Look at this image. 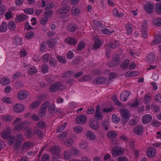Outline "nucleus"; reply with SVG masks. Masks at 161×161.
I'll return each mask as SVG.
<instances>
[{
    "label": "nucleus",
    "mask_w": 161,
    "mask_h": 161,
    "mask_svg": "<svg viewBox=\"0 0 161 161\" xmlns=\"http://www.w3.org/2000/svg\"><path fill=\"white\" fill-rule=\"evenodd\" d=\"M120 62V59L118 56L114 57L113 60L109 63L108 64L111 67H113L119 65Z\"/></svg>",
    "instance_id": "8"
},
{
    "label": "nucleus",
    "mask_w": 161,
    "mask_h": 161,
    "mask_svg": "<svg viewBox=\"0 0 161 161\" xmlns=\"http://www.w3.org/2000/svg\"><path fill=\"white\" fill-rule=\"evenodd\" d=\"M113 13L114 16L119 17H121L124 15L123 12L119 13L118 10L116 8H114L113 9Z\"/></svg>",
    "instance_id": "33"
},
{
    "label": "nucleus",
    "mask_w": 161,
    "mask_h": 161,
    "mask_svg": "<svg viewBox=\"0 0 161 161\" xmlns=\"http://www.w3.org/2000/svg\"><path fill=\"white\" fill-rule=\"evenodd\" d=\"M50 112L55 113L58 112V109L55 107V106L53 104H51L48 109Z\"/></svg>",
    "instance_id": "46"
},
{
    "label": "nucleus",
    "mask_w": 161,
    "mask_h": 161,
    "mask_svg": "<svg viewBox=\"0 0 161 161\" xmlns=\"http://www.w3.org/2000/svg\"><path fill=\"white\" fill-rule=\"evenodd\" d=\"M117 133L115 132L110 130L107 133V135L109 138L114 139L117 136Z\"/></svg>",
    "instance_id": "29"
},
{
    "label": "nucleus",
    "mask_w": 161,
    "mask_h": 161,
    "mask_svg": "<svg viewBox=\"0 0 161 161\" xmlns=\"http://www.w3.org/2000/svg\"><path fill=\"white\" fill-rule=\"evenodd\" d=\"M70 151L68 150L65 151L64 154V157L65 159H69L71 158V155Z\"/></svg>",
    "instance_id": "39"
},
{
    "label": "nucleus",
    "mask_w": 161,
    "mask_h": 161,
    "mask_svg": "<svg viewBox=\"0 0 161 161\" xmlns=\"http://www.w3.org/2000/svg\"><path fill=\"white\" fill-rule=\"evenodd\" d=\"M64 41L66 43L71 45H75L77 42L76 39L72 37L65 38Z\"/></svg>",
    "instance_id": "9"
},
{
    "label": "nucleus",
    "mask_w": 161,
    "mask_h": 161,
    "mask_svg": "<svg viewBox=\"0 0 161 161\" xmlns=\"http://www.w3.org/2000/svg\"><path fill=\"white\" fill-rule=\"evenodd\" d=\"M1 84L3 85H6L10 83V80L7 77H3L0 80Z\"/></svg>",
    "instance_id": "30"
},
{
    "label": "nucleus",
    "mask_w": 161,
    "mask_h": 161,
    "mask_svg": "<svg viewBox=\"0 0 161 161\" xmlns=\"http://www.w3.org/2000/svg\"><path fill=\"white\" fill-rule=\"evenodd\" d=\"M109 123L108 121H104L103 122L102 124V128L105 129V130H108L109 128Z\"/></svg>",
    "instance_id": "45"
},
{
    "label": "nucleus",
    "mask_w": 161,
    "mask_h": 161,
    "mask_svg": "<svg viewBox=\"0 0 161 161\" xmlns=\"http://www.w3.org/2000/svg\"><path fill=\"white\" fill-rule=\"evenodd\" d=\"M145 10L149 13L151 14L153 12V5L150 3H147L144 7Z\"/></svg>",
    "instance_id": "21"
},
{
    "label": "nucleus",
    "mask_w": 161,
    "mask_h": 161,
    "mask_svg": "<svg viewBox=\"0 0 161 161\" xmlns=\"http://www.w3.org/2000/svg\"><path fill=\"white\" fill-rule=\"evenodd\" d=\"M25 124V122L24 121L21 122L15 125L14 130L16 131H19L23 128Z\"/></svg>",
    "instance_id": "23"
},
{
    "label": "nucleus",
    "mask_w": 161,
    "mask_h": 161,
    "mask_svg": "<svg viewBox=\"0 0 161 161\" xmlns=\"http://www.w3.org/2000/svg\"><path fill=\"white\" fill-rule=\"evenodd\" d=\"M66 125H67L65 123L62 125H61L60 126L57 127L56 129V132L58 133L62 131Z\"/></svg>",
    "instance_id": "42"
},
{
    "label": "nucleus",
    "mask_w": 161,
    "mask_h": 161,
    "mask_svg": "<svg viewBox=\"0 0 161 161\" xmlns=\"http://www.w3.org/2000/svg\"><path fill=\"white\" fill-rule=\"evenodd\" d=\"M112 120L113 122L114 123H118L120 121V119L115 114H113L112 116Z\"/></svg>",
    "instance_id": "59"
},
{
    "label": "nucleus",
    "mask_w": 161,
    "mask_h": 161,
    "mask_svg": "<svg viewBox=\"0 0 161 161\" xmlns=\"http://www.w3.org/2000/svg\"><path fill=\"white\" fill-rule=\"evenodd\" d=\"M24 12L28 14H32L34 13V9L31 8H27L24 9Z\"/></svg>",
    "instance_id": "52"
},
{
    "label": "nucleus",
    "mask_w": 161,
    "mask_h": 161,
    "mask_svg": "<svg viewBox=\"0 0 161 161\" xmlns=\"http://www.w3.org/2000/svg\"><path fill=\"white\" fill-rule=\"evenodd\" d=\"M41 103V102L39 101H35L30 105V108L32 109L37 108L39 106Z\"/></svg>",
    "instance_id": "41"
},
{
    "label": "nucleus",
    "mask_w": 161,
    "mask_h": 161,
    "mask_svg": "<svg viewBox=\"0 0 161 161\" xmlns=\"http://www.w3.org/2000/svg\"><path fill=\"white\" fill-rule=\"evenodd\" d=\"M56 57L58 60V61L60 63L62 64H65L66 63L64 57L61 56H59L57 55Z\"/></svg>",
    "instance_id": "32"
},
{
    "label": "nucleus",
    "mask_w": 161,
    "mask_h": 161,
    "mask_svg": "<svg viewBox=\"0 0 161 161\" xmlns=\"http://www.w3.org/2000/svg\"><path fill=\"white\" fill-rule=\"evenodd\" d=\"M8 140V144L10 145H12L15 141V137L14 136L10 135L7 138Z\"/></svg>",
    "instance_id": "57"
},
{
    "label": "nucleus",
    "mask_w": 161,
    "mask_h": 161,
    "mask_svg": "<svg viewBox=\"0 0 161 161\" xmlns=\"http://www.w3.org/2000/svg\"><path fill=\"white\" fill-rule=\"evenodd\" d=\"M67 30L70 32H74L78 29L77 25L74 23H71L69 24L67 27Z\"/></svg>",
    "instance_id": "11"
},
{
    "label": "nucleus",
    "mask_w": 161,
    "mask_h": 161,
    "mask_svg": "<svg viewBox=\"0 0 161 161\" xmlns=\"http://www.w3.org/2000/svg\"><path fill=\"white\" fill-rule=\"evenodd\" d=\"M151 99V97L148 94H146L144 97L143 101L144 103H148L150 101Z\"/></svg>",
    "instance_id": "61"
},
{
    "label": "nucleus",
    "mask_w": 161,
    "mask_h": 161,
    "mask_svg": "<svg viewBox=\"0 0 161 161\" xmlns=\"http://www.w3.org/2000/svg\"><path fill=\"white\" fill-rule=\"evenodd\" d=\"M131 94V92L128 91H124L120 94V99L122 101L125 102L128 99V97Z\"/></svg>",
    "instance_id": "7"
},
{
    "label": "nucleus",
    "mask_w": 161,
    "mask_h": 161,
    "mask_svg": "<svg viewBox=\"0 0 161 161\" xmlns=\"http://www.w3.org/2000/svg\"><path fill=\"white\" fill-rule=\"evenodd\" d=\"M143 130L144 128L142 125L136 126L134 129L135 133L139 135H140L142 134Z\"/></svg>",
    "instance_id": "26"
},
{
    "label": "nucleus",
    "mask_w": 161,
    "mask_h": 161,
    "mask_svg": "<svg viewBox=\"0 0 161 161\" xmlns=\"http://www.w3.org/2000/svg\"><path fill=\"white\" fill-rule=\"evenodd\" d=\"M2 137L4 139H7L10 135V133L7 131H4L1 133Z\"/></svg>",
    "instance_id": "54"
},
{
    "label": "nucleus",
    "mask_w": 161,
    "mask_h": 161,
    "mask_svg": "<svg viewBox=\"0 0 161 161\" xmlns=\"http://www.w3.org/2000/svg\"><path fill=\"white\" fill-rule=\"evenodd\" d=\"M74 142L73 140L71 139H67L65 141V144L68 147L72 146L73 145Z\"/></svg>",
    "instance_id": "50"
},
{
    "label": "nucleus",
    "mask_w": 161,
    "mask_h": 161,
    "mask_svg": "<svg viewBox=\"0 0 161 161\" xmlns=\"http://www.w3.org/2000/svg\"><path fill=\"white\" fill-rule=\"evenodd\" d=\"M152 117L149 114H145L142 118V121L143 123L147 124L149 123L152 119Z\"/></svg>",
    "instance_id": "24"
},
{
    "label": "nucleus",
    "mask_w": 161,
    "mask_h": 161,
    "mask_svg": "<svg viewBox=\"0 0 161 161\" xmlns=\"http://www.w3.org/2000/svg\"><path fill=\"white\" fill-rule=\"evenodd\" d=\"M121 116L124 119V123L127 122L130 117V114L128 110L126 109H121L120 111Z\"/></svg>",
    "instance_id": "5"
},
{
    "label": "nucleus",
    "mask_w": 161,
    "mask_h": 161,
    "mask_svg": "<svg viewBox=\"0 0 161 161\" xmlns=\"http://www.w3.org/2000/svg\"><path fill=\"white\" fill-rule=\"evenodd\" d=\"M86 117L85 115H81L77 117L76 121L78 124H82L86 121Z\"/></svg>",
    "instance_id": "15"
},
{
    "label": "nucleus",
    "mask_w": 161,
    "mask_h": 161,
    "mask_svg": "<svg viewBox=\"0 0 161 161\" xmlns=\"http://www.w3.org/2000/svg\"><path fill=\"white\" fill-rule=\"evenodd\" d=\"M154 55L153 53L150 54L147 57V59L149 62H152L154 60Z\"/></svg>",
    "instance_id": "55"
},
{
    "label": "nucleus",
    "mask_w": 161,
    "mask_h": 161,
    "mask_svg": "<svg viewBox=\"0 0 161 161\" xmlns=\"http://www.w3.org/2000/svg\"><path fill=\"white\" fill-rule=\"evenodd\" d=\"M22 41V39L20 37L18 36L15 37L14 42L16 45H21Z\"/></svg>",
    "instance_id": "51"
},
{
    "label": "nucleus",
    "mask_w": 161,
    "mask_h": 161,
    "mask_svg": "<svg viewBox=\"0 0 161 161\" xmlns=\"http://www.w3.org/2000/svg\"><path fill=\"white\" fill-rule=\"evenodd\" d=\"M85 44L83 41L80 42L77 45V50L81 51L85 47Z\"/></svg>",
    "instance_id": "48"
},
{
    "label": "nucleus",
    "mask_w": 161,
    "mask_h": 161,
    "mask_svg": "<svg viewBox=\"0 0 161 161\" xmlns=\"http://www.w3.org/2000/svg\"><path fill=\"white\" fill-rule=\"evenodd\" d=\"M125 27L127 30V34L129 35L130 34L132 31V25L129 23H128L126 25Z\"/></svg>",
    "instance_id": "40"
},
{
    "label": "nucleus",
    "mask_w": 161,
    "mask_h": 161,
    "mask_svg": "<svg viewBox=\"0 0 161 161\" xmlns=\"http://www.w3.org/2000/svg\"><path fill=\"white\" fill-rule=\"evenodd\" d=\"M48 70V66L46 64H43L41 66V71L43 73L46 74Z\"/></svg>",
    "instance_id": "43"
},
{
    "label": "nucleus",
    "mask_w": 161,
    "mask_h": 161,
    "mask_svg": "<svg viewBox=\"0 0 161 161\" xmlns=\"http://www.w3.org/2000/svg\"><path fill=\"white\" fill-rule=\"evenodd\" d=\"M33 143L30 142H24L23 145V148L24 149H27L33 145Z\"/></svg>",
    "instance_id": "37"
},
{
    "label": "nucleus",
    "mask_w": 161,
    "mask_h": 161,
    "mask_svg": "<svg viewBox=\"0 0 161 161\" xmlns=\"http://www.w3.org/2000/svg\"><path fill=\"white\" fill-rule=\"evenodd\" d=\"M105 81V79L103 77L96 78L94 81V83L96 85H100L103 84Z\"/></svg>",
    "instance_id": "18"
},
{
    "label": "nucleus",
    "mask_w": 161,
    "mask_h": 161,
    "mask_svg": "<svg viewBox=\"0 0 161 161\" xmlns=\"http://www.w3.org/2000/svg\"><path fill=\"white\" fill-rule=\"evenodd\" d=\"M112 154L114 157H116L124 153V149L119 146H116L112 149Z\"/></svg>",
    "instance_id": "4"
},
{
    "label": "nucleus",
    "mask_w": 161,
    "mask_h": 161,
    "mask_svg": "<svg viewBox=\"0 0 161 161\" xmlns=\"http://www.w3.org/2000/svg\"><path fill=\"white\" fill-rule=\"evenodd\" d=\"M161 42V35L156 36L151 42L152 44H155Z\"/></svg>",
    "instance_id": "38"
},
{
    "label": "nucleus",
    "mask_w": 161,
    "mask_h": 161,
    "mask_svg": "<svg viewBox=\"0 0 161 161\" xmlns=\"http://www.w3.org/2000/svg\"><path fill=\"white\" fill-rule=\"evenodd\" d=\"M28 18V16L25 14H23L18 15L15 18V20L16 22L19 23L24 20H25Z\"/></svg>",
    "instance_id": "13"
},
{
    "label": "nucleus",
    "mask_w": 161,
    "mask_h": 161,
    "mask_svg": "<svg viewBox=\"0 0 161 161\" xmlns=\"http://www.w3.org/2000/svg\"><path fill=\"white\" fill-rule=\"evenodd\" d=\"M34 133L35 134L37 135L39 138H42L43 136V133L41 130L37 128H36V129L34 130Z\"/></svg>",
    "instance_id": "36"
},
{
    "label": "nucleus",
    "mask_w": 161,
    "mask_h": 161,
    "mask_svg": "<svg viewBox=\"0 0 161 161\" xmlns=\"http://www.w3.org/2000/svg\"><path fill=\"white\" fill-rule=\"evenodd\" d=\"M49 104L48 101H47L43 103L40 108V110L38 114L41 117H43L46 113L47 107Z\"/></svg>",
    "instance_id": "3"
},
{
    "label": "nucleus",
    "mask_w": 161,
    "mask_h": 161,
    "mask_svg": "<svg viewBox=\"0 0 161 161\" xmlns=\"http://www.w3.org/2000/svg\"><path fill=\"white\" fill-rule=\"evenodd\" d=\"M7 30V25L6 23L3 22L0 26V32H4Z\"/></svg>",
    "instance_id": "35"
},
{
    "label": "nucleus",
    "mask_w": 161,
    "mask_h": 161,
    "mask_svg": "<svg viewBox=\"0 0 161 161\" xmlns=\"http://www.w3.org/2000/svg\"><path fill=\"white\" fill-rule=\"evenodd\" d=\"M2 101L7 104H9L11 103V99L10 97H4L2 98Z\"/></svg>",
    "instance_id": "60"
},
{
    "label": "nucleus",
    "mask_w": 161,
    "mask_h": 161,
    "mask_svg": "<svg viewBox=\"0 0 161 161\" xmlns=\"http://www.w3.org/2000/svg\"><path fill=\"white\" fill-rule=\"evenodd\" d=\"M95 119L97 120H100L103 119V115L100 112V106H97L95 114H94Z\"/></svg>",
    "instance_id": "6"
},
{
    "label": "nucleus",
    "mask_w": 161,
    "mask_h": 161,
    "mask_svg": "<svg viewBox=\"0 0 161 161\" xmlns=\"http://www.w3.org/2000/svg\"><path fill=\"white\" fill-rule=\"evenodd\" d=\"M24 131L25 135L28 138L31 137L33 135L32 130L28 127H26L24 129Z\"/></svg>",
    "instance_id": "19"
},
{
    "label": "nucleus",
    "mask_w": 161,
    "mask_h": 161,
    "mask_svg": "<svg viewBox=\"0 0 161 161\" xmlns=\"http://www.w3.org/2000/svg\"><path fill=\"white\" fill-rule=\"evenodd\" d=\"M147 23L142 24V25L141 35L144 38H146L147 36Z\"/></svg>",
    "instance_id": "17"
},
{
    "label": "nucleus",
    "mask_w": 161,
    "mask_h": 161,
    "mask_svg": "<svg viewBox=\"0 0 161 161\" xmlns=\"http://www.w3.org/2000/svg\"><path fill=\"white\" fill-rule=\"evenodd\" d=\"M37 125L38 127L43 129L45 128L46 126V123L45 122L42 121L38 122L37 123Z\"/></svg>",
    "instance_id": "53"
},
{
    "label": "nucleus",
    "mask_w": 161,
    "mask_h": 161,
    "mask_svg": "<svg viewBox=\"0 0 161 161\" xmlns=\"http://www.w3.org/2000/svg\"><path fill=\"white\" fill-rule=\"evenodd\" d=\"M8 29L10 30H14L16 27V25L15 22L13 21H10L8 23Z\"/></svg>",
    "instance_id": "34"
},
{
    "label": "nucleus",
    "mask_w": 161,
    "mask_h": 161,
    "mask_svg": "<svg viewBox=\"0 0 161 161\" xmlns=\"http://www.w3.org/2000/svg\"><path fill=\"white\" fill-rule=\"evenodd\" d=\"M156 150L153 147H150L147 150V156L150 158H152L155 154Z\"/></svg>",
    "instance_id": "25"
},
{
    "label": "nucleus",
    "mask_w": 161,
    "mask_h": 161,
    "mask_svg": "<svg viewBox=\"0 0 161 161\" xmlns=\"http://www.w3.org/2000/svg\"><path fill=\"white\" fill-rule=\"evenodd\" d=\"M70 7L68 5L64 6L60 8L58 10V12L62 14H65L70 10Z\"/></svg>",
    "instance_id": "22"
},
{
    "label": "nucleus",
    "mask_w": 161,
    "mask_h": 161,
    "mask_svg": "<svg viewBox=\"0 0 161 161\" xmlns=\"http://www.w3.org/2000/svg\"><path fill=\"white\" fill-rule=\"evenodd\" d=\"M28 94L26 91H22L19 92L17 94L18 98L20 100H23L26 98Z\"/></svg>",
    "instance_id": "14"
},
{
    "label": "nucleus",
    "mask_w": 161,
    "mask_h": 161,
    "mask_svg": "<svg viewBox=\"0 0 161 161\" xmlns=\"http://www.w3.org/2000/svg\"><path fill=\"white\" fill-rule=\"evenodd\" d=\"M65 88V86L60 82H58L53 84L50 86L49 91L51 92H55L57 90L60 91L64 89Z\"/></svg>",
    "instance_id": "2"
},
{
    "label": "nucleus",
    "mask_w": 161,
    "mask_h": 161,
    "mask_svg": "<svg viewBox=\"0 0 161 161\" xmlns=\"http://www.w3.org/2000/svg\"><path fill=\"white\" fill-rule=\"evenodd\" d=\"M93 38L94 41L93 48L94 49H97L99 48L101 45V41L98 38L97 36H93Z\"/></svg>",
    "instance_id": "10"
},
{
    "label": "nucleus",
    "mask_w": 161,
    "mask_h": 161,
    "mask_svg": "<svg viewBox=\"0 0 161 161\" xmlns=\"http://www.w3.org/2000/svg\"><path fill=\"white\" fill-rule=\"evenodd\" d=\"M49 64L52 66L55 67L57 64V61L53 57H50Z\"/></svg>",
    "instance_id": "56"
},
{
    "label": "nucleus",
    "mask_w": 161,
    "mask_h": 161,
    "mask_svg": "<svg viewBox=\"0 0 161 161\" xmlns=\"http://www.w3.org/2000/svg\"><path fill=\"white\" fill-rule=\"evenodd\" d=\"M119 44V42L115 40L111 41L108 44V47L112 49L118 48Z\"/></svg>",
    "instance_id": "16"
},
{
    "label": "nucleus",
    "mask_w": 161,
    "mask_h": 161,
    "mask_svg": "<svg viewBox=\"0 0 161 161\" xmlns=\"http://www.w3.org/2000/svg\"><path fill=\"white\" fill-rule=\"evenodd\" d=\"M37 72L36 68L34 66H32L28 70V74L31 75H32L36 74Z\"/></svg>",
    "instance_id": "47"
},
{
    "label": "nucleus",
    "mask_w": 161,
    "mask_h": 161,
    "mask_svg": "<svg viewBox=\"0 0 161 161\" xmlns=\"http://www.w3.org/2000/svg\"><path fill=\"white\" fill-rule=\"evenodd\" d=\"M129 60L128 59H125L121 64V67L123 69H125L128 67L129 65Z\"/></svg>",
    "instance_id": "49"
},
{
    "label": "nucleus",
    "mask_w": 161,
    "mask_h": 161,
    "mask_svg": "<svg viewBox=\"0 0 161 161\" xmlns=\"http://www.w3.org/2000/svg\"><path fill=\"white\" fill-rule=\"evenodd\" d=\"M24 107L21 104H16L14 107V110L16 113H20L24 109Z\"/></svg>",
    "instance_id": "12"
},
{
    "label": "nucleus",
    "mask_w": 161,
    "mask_h": 161,
    "mask_svg": "<svg viewBox=\"0 0 161 161\" xmlns=\"http://www.w3.org/2000/svg\"><path fill=\"white\" fill-rule=\"evenodd\" d=\"M90 126L93 129L97 130L98 128L99 125L98 123L92 122L90 125Z\"/></svg>",
    "instance_id": "62"
},
{
    "label": "nucleus",
    "mask_w": 161,
    "mask_h": 161,
    "mask_svg": "<svg viewBox=\"0 0 161 161\" xmlns=\"http://www.w3.org/2000/svg\"><path fill=\"white\" fill-rule=\"evenodd\" d=\"M86 136L88 138L91 140H94L96 138L95 134L90 131H87Z\"/></svg>",
    "instance_id": "31"
},
{
    "label": "nucleus",
    "mask_w": 161,
    "mask_h": 161,
    "mask_svg": "<svg viewBox=\"0 0 161 161\" xmlns=\"http://www.w3.org/2000/svg\"><path fill=\"white\" fill-rule=\"evenodd\" d=\"M48 18L45 16L42 18L40 21L41 24L42 25H45L48 22Z\"/></svg>",
    "instance_id": "63"
},
{
    "label": "nucleus",
    "mask_w": 161,
    "mask_h": 161,
    "mask_svg": "<svg viewBox=\"0 0 161 161\" xmlns=\"http://www.w3.org/2000/svg\"><path fill=\"white\" fill-rule=\"evenodd\" d=\"M80 147L82 149H84L88 147V143L86 142L82 141L79 144Z\"/></svg>",
    "instance_id": "44"
},
{
    "label": "nucleus",
    "mask_w": 161,
    "mask_h": 161,
    "mask_svg": "<svg viewBox=\"0 0 161 161\" xmlns=\"http://www.w3.org/2000/svg\"><path fill=\"white\" fill-rule=\"evenodd\" d=\"M154 100L158 103H161V94H158L156 95L154 97Z\"/></svg>",
    "instance_id": "64"
},
{
    "label": "nucleus",
    "mask_w": 161,
    "mask_h": 161,
    "mask_svg": "<svg viewBox=\"0 0 161 161\" xmlns=\"http://www.w3.org/2000/svg\"><path fill=\"white\" fill-rule=\"evenodd\" d=\"M74 73L73 71H67L61 74V78L63 79L67 78L72 76Z\"/></svg>",
    "instance_id": "20"
},
{
    "label": "nucleus",
    "mask_w": 161,
    "mask_h": 161,
    "mask_svg": "<svg viewBox=\"0 0 161 161\" xmlns=\"http://www.w3.org/2000/svg\"><path fill=\"white\" fill-rule=\"evenodd\" d=\"M71 11L72 14L74 15L78 16L80 14V9L75 6L72 7Z\"/></svg>",
    "instance_id": "28"
},
{
    "label": "nucleus",
    "mask_w": 161,
    "mask_h": 161,
    "mask_svg": "<svg viewBox=\"0 0 161 161\" xmlns=\"http://www.w3.org/2000/svg\"><path fill=\"white\" fill-rule=\"evenodd\" d=\"M60 150V147L58 146H54L50 148V151L52 155V158L54 159H59L60 155L59 151Z\"/></svg>",
    "instance_id": "1"
},
{
    "label": "nucleus",
    "mask_w": 161,
    "mask_h": 161,
    "mask_svg": "<svg viewBox=\"0 0 161 161\" xmlns=\"http://www.w3.org/2000/svg\"><path fill=\"white\" fill-rule=\"evenodd\" d=\"M53 14V11L51 10H47L44 13V15L46 17H50Z\"/></svg>",
    "instance_id": "58"
},
{
    "label": "nucleus",
    "mask_w": 161,
    "mask_h": 161,
    "mask_svg": "<svg viewBox=\"0 0 161 161\" xmlns=\"http://www.w3.org/2000/svg\"><path fill=\"white\" fill-rule=\"evenodd\" d=\"M138 73L136 71H128L126 72L125 76L127 77H130L137 76Z\"/></svg>",
    "instance_id": "27"
}]
</instances>
